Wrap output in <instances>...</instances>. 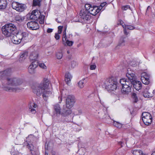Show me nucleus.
Instances as JSON below:
<instances>
[{
    "label": "nucleus",
    "mask_w": 155,
    "mask_h": 155,
    "mask_svg": "<svg viewBox=\"0 0 155 155\" xmlns=\"http://www.w3.org/2000/svg\"><path fill=\"white\" fill-rule=\"evenodd\" d=\"M114 126L117 127V128H121L122 127V124L118 122L115 121L114 123Z\"/></svg>",
    "instance_id": "35"
},
{
    "label": "nucleus",
    "mask_w": 155,
    "mask_h": 155,
    "mask_svg": "<svg viewBox=\"0 0 155 155\" xmlns=\"http://www.w3.org/2000/svg\"><path fill=\"white\" fill-rule=\"evenodd\" d=\"M130 81L133 82L132 85L136 90L139 91L141 88L142 84L140 81H137L136 79Z\"/></svg>",
    "instance_id": "18"
},
{
    "label": "nucleus",
    "mask_w": 155,
    "mask_h": 155,
    "mask_svg": "<svg viewBox=\"0 0 155 155\" xmlns=\"http://www.w3.org/2000/svg\"><path fill=\"white\" fill-rule=\"evenodd\" d=\"M116 155H124V153L121 151L118 150L116 153Z\"/></svg>",
    "instance_id": "48"
},
{
    "label": "nucleus",
    "mask_w": 155,
    "mask_h": 155,
    "mask_svg": "<svg viewBox=\"0 0 155 155\" xmlns=\"http://www.w3.org/2000/svg\"><path fill=\"white\" fill-rule=\"evenodd\" d=\"M53 29L52 28H48L47 29V32L48 33H50L52 32Z\"/></svg>",
    "instance_id": "51"
},
{
    "label": "nucleus",
    "mask_w": 155,
    "mask_h": 155,
    "mask_svg": "<svg viewBox=\"0 0 155 155\" xmlns=\"http://www.w3.org/2000/svg\"><path fill=\"white\" fill-rule=\"evenodd\" d=\"M62 28H63V26H59L58 27V33H59V34H61V32H62Z\"/></svg>",
    "instance_id": "43"
},
{
    "label": "nucleus",
    "mask_w": 155,
    "mask_h": 155,
    "mask_svg": "<svg viewBox=\"0 0 155 155\" xmlns=\"http://www.w3.org/2000/svg\"><path fill=\"white\" fill-rule=\"evenodd\" d=\"M141 79L142 82L144 84H148L150 83V76L146 72L141 74Z\"/></svg>",
    "instance_id": "13"
},
{
    "label": "nucleus",
    "mask_w": 155,
    "mask_h": 155,
    "mask_svg": "<svg viewBox=\"0 0 155 155\" xmlns=\"http://www.w3.org/2000/svg\"><path fill=\"white\" fill-rule=\"evenodd\" d=\"M126 75L128 79L130 80H134L135 79H136L134 72L130 68L128 69Z\"/></svg>",
    "instance_id": "15"
},
{
    "label": "nucleus",
    "mask_w": 155,
    "mask_h": 155,
    "mask_svg": "<svg viewBox=\"0 0 155 155\" xmlns=\"http://www.w3.org/2000/svg\"><path fill=\"white\" fill-rule=\"evenodd\" d=\"M132 97L133 99L134 102H137L138 101V99L137 94L135 93H133L132 94Z\"/></svg>",
    "instance_id": "32"
},
{
    "label": "nucleus",
    "mask_w": 155,
    "mask_h": 155,
    "mask_svg": "<svg viewBox=\"0 0 155 155\" xmlns=\"http://www.w3.org/2000/svg\"><path fill=\"white\" fill-rule=\"evenodd\" d=\"M85 9H82L79 13L81 19L84 21H87L90 18V15H95L99 12V10L96 6H92L89 4H86L85 5Z\"/></svg>",
    "instance_id": "2"
},
{
    "label": "nucleus",
    "mask_w": 155,
    "mask_h": 155,
    "mask_svg": "<svg viewBox=\"0 0 155 155\" xmlns=\"http://www.w3.org/2000/svg\"><path fill=\"white\" fill-rule=\"evenodd\" d=\"M7 81L8 84L11 86L8 87V90L14 92L18 91L19 90V88L17 87L21 85L22 82L20 79L16 78H8Z\"/></svg>",
    "instance_id": "4"
},
{
    "label": "nucleus",
    "mask_w": 155,
    "mask_h": 155,
    "mask_svg": "<svg viewBox=\"0 0 155 155\" xmlns=\"http://www.w3.org/2000/svg\"><path fill=\"white\" fill-rule=\"evenodd\" d=\"M28 27L30 29L36 30L39 28L38 24L35 21H31L27 24Z\"/></svg>",
    "instance_id": "14"
},
{
    "label": "nucleus",
    "mask_w": 155,
    "mask_h": 155,
    "mask_svg": "<svg viewBox=\"0 0 155 155\" xmlns=\"http://www.w3.org/2000/svg\"><path fill=\"white\" fill-rule=\"evenodd\" d=\"M64 91H63L62 92V93H61V95H62L64 93Z\"/></svg>",
    "instance_id": "57"
},
{
    "label": "nucleus",
    "mask_w": 155,
    "mask_h": 155,
    "mask_svg": "<svg viewBox=\"0 0 155 155\" xmlns=\"http://www.w3.org/2000/svg\"><path fill=\"white\" fill-rule=\"evenodd\" d=\"M123 24H124V22L123 21H122V20H120L118 21L117 24H118V25H120L122 26V25H125V24H124L123 25Z\"/></svg>",
    "instance_id": "50"
},
{
    "label": "nucleus",
    "mask_w": 155,
    "mask_h": 155,
    "mask_svg": "<svg viewBox=\"0 0 155 155\" xmlns=\"http://www.w3.org/2000/svg\"><path fill=\"white\" fill-rule=\"evenodd\" d=\"M82 113V110H78V114H81Z\"/></svg>",
    "instance_id": "54"
},
{
    "label": "nucleus",
    "mask_w": 155,
    "mask_h": 155,
    "mask_svg": "<svg viewBox=\"0 0 155 155\" xmlns=\"http://www.w3.org/2000/svg\"><path fill=\"white\" fill-rule=\"evenodd\" d=\"M67 28L65 27L64 28V30L63 32V35H66V30Z\"/></svg>",
    "instance_id": "53"
},
{
    "label": "nucleus",
    "mask_w": 155,
    "mask_h": 155,
    "mask_svg": "<svg viewBox=\"0 0 155 155\" xmlns=\"http://www.w3.org/2000/svg\"><path fill=\"white\" fill-rule=\"evenodd\" d=\"M78 152L81 155H84L85 153V150L84 148H81L78 150Z\"/></svg>",
    "instance_id": "37"
},
{
    "label": "nucleus",
    "mask_w": 155,
    "mask_h": 155,
    "mask_svg": "<svg viewBox=\"0 0 155 155\" xmlns=\"http://www.w3.org/2000/svg\"><path fill=\"white\" fill-rule=\"evenodd\" d=\"M72 76L69 72H67L65 75V80L67 84H68L70 83Z\"/></svg>",
    "instance_id": "22"
},
{
    "label": "nucleus",
    "mask_w": 155,
    "mask_h": 155,
    "mask_svg": "<svg viewBox=\"0 0 155 155\" xmlns=\"http://www.w3.org/2000/svg\"><path fill=\"white\" fill-rule=\"evenodd\" d=\"M96 68V66L95 64L91 65L90 66V69L91 70H94Z\"/></svg>",
    "instance_id": "45"
},
{
    "label": "nucleus",
    "mask_w": 155,
    "mask_h": 155,
    "mask_svg": "<svg viewBox=\"0 0 155 155\" xmlns=\"http://www.w3.org/2000/svg\"><path fill=\"white\" fill-rule=\"evenodd\" d=\"M58 99L59 100V103H61L62 101V96H59L58 97Z\"/></svg>",
    "instance_id": "52"
},
{
    "label": "nucleus",
    "mask_w": 155,
    "mask_h": 155,
    "mask_svg": "<svg viewBox=\"0 0 155 155\" xmlns=\"http://www.w3.org/2000/svg\"><path fill=\"white\" fill-rule=\"evenodd\" d=\"M127 79L125 78H123L120 80V82L123 86V84H125Z\"/></svg>",
    "instance_id": "46"
},
{
    "label": "nucleus",
    "mask_w": 155,
    "mask_h": 155,
    "mask_svg": "<svg viewBox=\"0 0 155 155\" xmlns=\"http://www.w3.org/2000/svg\"><path fill=\"white\" fill-rule=\"evenodd\" d=\"M70 109L71 108H67L66 107L63 108V114L64 116L69 115L71 113L72 111Z\"/></svg>",
    "instance_id": "26"
},
{
    "label": "nucleus",
    "mask_w": 155,
    "mask_h": 155,
    "mask_svg": "<svg viewBox=\"0 0 155 155\" xmlns=\"http://www.w3.org/2000/svg\"><path fill=\"white\" fill-rule=\"evenodd\" d=\"M7 5L6 0H0V9H5Z\"/></svg>",
    "instance_id": "24"
},
{
    "label": "nucleus",
    "mask_w": 155,
    "mask_h": 155,
    "mask_svg": "<svg viewBox=\"0 0 155 155\" xmlns=\"http://www.w3.org/2000/svg\"><path fill=\"white\" fill-rule=\"evenodd\" d=\"M28 36V33L27 32H20L12 37V41L14 44H18L21 41L26 40Z\"/></svg>",
    "instance_id": "5"
},
{
    "label": "nucleus",
    "mask_w": 155,
    "mask_h": 155,
    "mask_svg": "<svg viewBox=\"0 0 155 155\" xmlns=\"http://www.w3.org/2000/svg\"><path fill=\"white\" fill-rule=\"evenodd\" d=\"M151 91L150 90H149V87H146L143 92L144 97L146 98H149L152 97L153 95V92L154 91H153L151 93Z\"/></svg>",
    "instance_id": "19"
},
{
    "label": "nucleus",
    "mask_w": 155,
    "mask_h": 155,
    "mask_svg": "<svg viewBox=\"0 0 155 155\" xmlns=\"http://www.w3.org/2000/svg\"><path fill=\"white\" fill-rule=\"evenodd\" d=\"M27 147L31 151V153H32V151H33L34 150L33 145L31 143V142H29V143H27Z\"/></svg>",
    "instance_id": "29"
},
{
    "label": "nucleus",
    "mask_w": 155,
    "mask_h": 155,
    "mask_svg": "<svg viewBox=\"0 0 155 155\" xmlns=\"http://www.w3.org/2000/svg\"><path fill=\"white\" fill-rule=\"evenodd\" d=\"M24 17L19 15H17L15 18V20L19 22H22L24 19Z\"/></svg>",
    "instance_id": "31"
},
{
    "label": "nucleus",
    "mask_w": 155,
    "mask_h": 155,
    "mask_svg": "<svg viewBox=\"0 0 155 155\" xmlns=\"http://www.w3.org/2000/svg\"><path fill=\"white\" fill-rule=\"evenodd\" d=\"M94 115L96 118L101 119H104L109 117L107 114V110L104 108L96 110Z\"/></svg>",
    "instance_id": "8"
},
{
    "label": "nucleus",
    "mask_w": 155,
    "mask_h": 155,
    "mask_svg": "<svg viewBox=\"0 0 155 155\" xmlns=\"http://www.w3.org/2000/svg\"><path fill=\"white\" fill-rule=\"evenodd\" d=\"M45 155H48V154H46V153L45 154Z\"/></svg>",
    "instance_id": "60"
},
{
    "label": "nucleus",
    "mask_w": 155,
    "mask_h": 155,
    "mask_svg": "<svg viewBox=\"0 0 155 155\" xmlns=\"http://www.w3.org/2000/svg\"><path fill=\"white\" fill-rule=\"evenodd\" d=\"M56 57L58 59H61L63 57V54L61 52H58L56 53Z\"/></svg>",
    "instance_id": "33"
},
{
    "label": "nucleus",
    "mask_w": 155,
    "mask_h": 155,
    "mask_svg": "<svg viewBox=\"0 0 155 155\" xmlns=\"http://www.w3.org/2000/svg\"><path fill=\"white\" fill-rule=\"evenodd\" d=\"M37 107V105L35 104H33L32 105H31L29 108V111L32 114H35L36 112L35 108Z\"/></svg>",
    "instance_id": "23"
},
{
    "label": "nucleus",
    "mask_w": 155,
    "mask_h": 155,
    "mask_svg": "<svg viewBox=\"0 0 155 155\" xmlns=\"http://www.w3.org/2000/svg\"><path fill=\"white\" fill-rule=\"evenodd\" d=\"M67 39V38L66 36V35H63V39H62V41L64 43V42H65L67 40H68Z\"/></svg>",
    "instance_id": "47"
},
{
    "label": "nucleus",
    "mask_w": 155,
    "mask_h": 155,
    "mask_svg": "<svg viewBox=\"0 0 155 155\" xmlns=\"http://www.w3.org/2000/svg\"><path fill=\"white\" fill-rule=\"evenodd\" d=\"M105 88L108 91H113L117 89V82L112 78L107 79L104 82Z\"/></svg>",
    "instance_id": "6"
},
{
    "label": "nucleus",
    "mask_w": 155,
    "mask_h": 155,
    "mask_svg": "<svg viewBox=\"0 0 155 155\" xmlns=\"http://www.w3.org/2000/svg\"><path fill=\"white\" fill-rule=\"evenodd\" d=\"M123 143L122 142H119V143L120 144V143L122 144Z\"/></svg>",
    "instance_id": "58"
},
{
    "label": "nucleus",
    "mask_w": 155,
    "mask_h": 155,
    "mask_svg": "<svg viewBox=\"0 0 155 155\" xmlns=\"http://www.w3.org/2000/svg\"><path fill=\"white\" fill-rule=\"evenodd\" d=\"M29 58L31 61H37L38 62V53L36 51H34L31 52L30 53Z\"/></svg>",
    "instance_id": "17"
},
{
    "label": "nucleus",
    "mask_w": 155,
    "mask_h": 155,
    "mask_svg": "<svg viewBox=\"0 0 155 155\" xmlns=\"http://www.w3.org/2000/svg\"><path fill=\"white\" fill-rule=\"evenodd\" d=\"M151 155H155V150L153 151V153Z\"/></svg>",
    "instance_id": "56"
},
{
    "label": "nucleus",
    "mask_w": 155,
    "mask_h": 155,
    "mask_svg": "<svg viewBox=\"0 0 155 155\" xmlns=\"http://www.w3.org/2000/svg\"><path fill=\"white\" fill-rule=\"evenodd\" d=\"M53 113L57 115H60L61 113V108L60 105L58 104H56L53 105Z\"/></svg>",
    "instance_id": "20"
},
{
    "label": "nucleus",
    "mask_w": 155,
    "mask_h": 155,
    "mask_svg": "<svg viewBox=\"0 0 155 155\" xmlns=\"http://www.w3.org/2000/svg\"><path fill=\"white\" fill-rule=\"evenodd\" d=\"M45 16L43 15H41L40 17L39 18V19H40V23L41 24H43L44 23V21L45 19Z\"/></svg>",
    "instance_id": "38"
},
{
    "label": "nucleus",
    "mask_w": 155,
    "mask_h": 155,
    "mask_svg": "<svg viewBox=\"0 0 155 155\" xmlns=\"http://www.w3.org/2000/svg\"><path fill=\"white\" fill-rule=\"evenodd\" d=\"M106 4L107 3L106 2H104L101 3L100 7H97L98 8V9L99 10V12L102 9V8L104 7Z\"/></svg>",
    "instance_id": "36"
},
{
    "label": "nucleus",
    "mask_w": 155,
    "mask_h": 155,
    "mask_svg": "<svg viewBox=\"0 0 155 155\" xmlns=\"http://www.w3.org/2000/svg\"><path fill=\"white\" fill-rule=\"evenodd\" d=\"M67 45L69 46H71L73 44V42L72 41H69L68 40L66 41Z\"/></svg>",
    "instance_id": "41"
},
{
    "label": "nucleus",
    "mask_w": 155,
    "mask_h": 155,
    "mask_svg": "<svg viewBox=\"0 0 155 155\" xmlns=\"http://www.w3.org/2000/svg\"><path fill=\"white\" fill-rule=\"evenodd\" d=\"M150 8V6H148V7H147V9H146V12H148L149 9Z\"/></svg>",
    "instance_id": "55"
},
{
    "label": "nucleus",
    "mask_w": 155,
    "mask_h": 155,
    "mask_svg": "<svg viewBox=\"0 0 155 155\" xmlns=\"http://www.w3.org/2000/svg\"><path fill=\"white\" fill-rule=\"evenodd\" d=\"M39 66L41 68L44 69H45L47 67L44 63H38Z\"/></svg>",
    "instance_id": "40"
},
{
    "label": "nucleus",
    "mask_w": 155,
    "mask_h": 155,
    "mask_svg": "<svg viewBox=\"0 0 155 155\" xmlns=\"http://www.w3.org/2000/svg\"><path fill=\"white\" fill-rule=\"evenodd\" d=\"M12 8L18 12H22L25 8V5L17 2H13L12 4Z\"/></svg>",
    "instance_id": "10"
},
{
    "label": "nucleus",
    "mask_w": 155,
    "mask_h": 155,
    "mask_svg": "<svg viewBox=\"0 0 155 155\" xmlns=\"http://www.w3.org/2000/svg\"><path fill=\"white\" fill-rule=\"evenodd\" d=\"M77 64V63L75 61H73L71 63V66L73 68H74Z\"/></svg>",
    "instance_id": "44"
},
{
    "label": "nucleus",
    "mask_w": 155,
    "mask_h": 155,
    "mask_svg": "<svg viewBox=\"0 0 155 155\" xmlns=\"http://www.w3.org/2000/svg\"><path fill=\"white\" fill-rule=\"evenodd\" d=\"M7 72V70H5L4 71H2L0 72V79L2 77L6 75Z\"/></svg>",
    "instance_id": "39"
},
{
    "label": "nucleus",
    "mask_w": 155,
    "mask_h": 155,
    "mask_svg": "<svg viewBox=\"0 0 155 155\" xmlns=\"http://www.w3.org/2000/svg\"><path fill=\"white\" fill-rule=\"evenodd\" d=\"M28 53L27 52H25L22 54L19 58V60L20 62L23 61L27 57Z\"/></svg>",
    "instance_id": "27"
},
{
    "label": "nucleus",
    "mask_w": 155,
    "mask_h": 155,
    "mask_svg": "<svg viewBox=\"0 0 155 155\" xmlns=\"http://www.w3.org/2000/svg\"><path fill=\"white\" fill-rule=\"evenodd\" d=\"M42 0H33V5L34 6H41V2Z\"/></svg>",
    "instance_id": "30"
},
{
    "label": "nucleus",
    "mask_w": 155,
    "mask_h": 155,
    "mask_svg": "<svg viewBox=\"0 0 155 155\" xmlns=\"http://www.w3.org/2000/svg\"><path fill=\"white\" fill-rule=\"evenodd\" d=\"M49 84L48 79L44 78L40 84L32 87L33 93L38 96H41L42 93L44 98L48 97L51 94L48 88Z\"/></svg>",
    "instance_id": "1"
},
{
    "label": "nucleus",
    "mask_w": 155,
    "mask_h": 155,
    "mask_svg": "<svg viewBox=\"0 0 155 155\" xmlns=\"http://www.w3.org/2000/svg\"><path fill=\"white\" fill-rule=\"evenodd\" d=\"M130 81L128 79L127 81L126 80L125 84H123L121 92L123 94H128L131 92L133 82Z\"/></svg>",
    "instance_id": "7"
},
{
    "label": "nucleus",
    "mask_w": 155,
    "mask_h": 155,
    "mask_svg": "<svg viewBox=\"0 0 155 155\" xmlns=\"http://www.w3.org/2000/svg\"><path fill=\"white\" fill-rule=\"evenodd\" d=\"M134 155H145L140 150H135L131 151Z\"/></svg>",
    "instance_id": "28"
},
{
    "label": "nucleus",
    "mask_w": 155,
    "mask_h": 155,
    "mask_svg": "<svg viewBox=\"0 0 155 155\" xmlns=\"http://www.w3.org/2000/svg\"><path fill=\"white\" fill-rule=\"evenodd\" d=\"M142 117V120L145 125H149L151 124L152 122V117L150 113L148 112L143 113Z\"/></svg>",
    "instance_id": "9"
},
{
    "label": "nucleus",
    "mask_w": 155,
    "mask_h": 155,
    "mask_svg": "<svg viewBox=\"0 0 155 155\" xmlns=\"http://www.w3.org/2000/svg\"><path fill=\"white\" fill-rule=\"evenodd\" d=\"M122 27L124 29V34L126 35H127L128 34V33L127 31V29L130 30H132L134 28V27L133 26L130 25H124H124H122Z\"/></svg>",
    "instance_id": "21"
},
{
    "label": "nucleus",
    "mask_w": 155,
    "mask_h": 155,
    "mask_svg": "<svg viewBox=\"0 0 155 155\" xmlns=\"http://www.w3.org/2000/svg\"><path fill=\"white\" fill-rule=\"evenodd\" d=\"M75 102L74 97L73 95H69L66 100V107L67 108H71L74 105Z\"/></svg>",
    "instance_id": "11"
},
{
    "label": "nucleus",
    "mask_w": 155,
    "mask_h": 155,
    "mask_svg": "<svg viewBox=\"0 0 155 155\" xmlns=\"http://www.w3.org/2000/svg\"><path fill=\"white\" fill-rule=\"evenodd\" d=\"M38 64L37 61H32L28 67V71L31 74L34 73L35 69L36 68Z\"/></svg>",
    "instance_id": "16"
},
{
    "label": "nucleus",
    "mask_w": 155,
    "mask_h": 155,
    "mask_svg": "<svg viewBox=\"0 0 155 155\" xmlns=\"http://www.w3.org/2000/svg\"><path fill=\"white\" fill-rule=\"evenodd\" d=\"M41 13L39 10H33L30 16V18L31 20H37L41 16Z\"/></svg>",
    "instance_id": "12"
},
{
    "label": "nucleus",
    "mask_w": 155,
    "mask_h": 155,
    "mask_svg": "<svg viewBox=\"0 0 155 155\" xmlns=\"http://www.w3.org/2000/svg\"><path fill=\"white\" fill-rule=\"evenodd\" d=\"M59 34L58 33H56L55 34L54 37L55 39L56 40H58L60 38V35H59Z\"/></svg>",
    "instance_id": "49"
},
{
    "label": "nucleus",
    "mask_w": 155,
    "mask_h": 155,
    "mask_svg": "<svg viewBox=\"0 0 155 155\" xmlns=\"http://www.w3.org/2000/svg\"><path fill=\"white\" fill-rule=\"evenodd\" d=\"M153 15H154V16H155V13L153 14Z\"/></svg>",
    "instance_id": "59"
},
{
    "label": "nucleus",
    "mask_w": 155,
    "mask_h": 155,
    "mask_svg": "<svg viewBox=\"0 0 155 155\" xmlns=\"http://www.w3.org/2000/svg\"><path fill=\"white\" fill-rule=\"evenodd\" d=\"M125 45V41L123 37H121L119 42L118 44L116 47V49H119L120 47L124 46Z\"/></svg>",
    "instance_id": "25"
},
{
    "label": "nucleus",
    "mask_w": 155,
    "mask_h": 155,
    "mask_svg": "<svg viewBox=\"0 0 155 155\" xmlns=\"http://www.w3.org/2000/svg\"><path fill=\"white\" fill-rule=\"evenodd\" d=\"M16 30V25L13 23L6 24L2 26V28L3 34L7 37L13 35Z\"/></svg>",
    "instance_id": "3"
},
{
    "label": "nucleus",
    "mask_w": 155,
    "mask_h": 155,
    "mask_svg": "<svg viewBox=\"0 0 155 155\" xmlns=\"http://www.w3.org/2000/svg\"><path fill=\"white\" fill-rule=\"evenodd\" d=\"M129 8H130V7L129 5L124 6L122 7V9L124 11L126 10Z\"/></svg>",
    "instance_id": "42"
},
{
    "label": "nucleus",
    "mask_w": 155,
    "mask_h": 155,
    "mask_svg": "<svg viewBox=\"0 0 155 155\" xmlns=\"http://www.w3.org/2000/svg\"><path fill=\"white\" fill-rule=\"evenodd\" d=\"M84 79H82L79 81L78 83V87L80 88H82L84 87Z\"/></svg>",
    "instance_id": "34"
},
{
    "label": "nucleus",
    "mask_w": 155,
    "mask_h": 155,
    "mask_svg": "<svg viewBox=\"0 0 155 155\" xmlns=\"http://www.w3.org/2000/svg\"><path fill=\"white\" fill-rule=\"evenodd\" d=\"M67 52L68 53H69V51H68Z\"/></svg>",
    "instance_id": "61"
},
{
    "label": "nucleus",
    "mask_w": 155,
    "mask_h": 155,
    "mask_svg": "<svg viewBox=\"0 0 155 155\" xmlns=\"http://www.w3.org/2000/svg\"><path fill=\"white\" fill-rule=\"evenodd\" d=\"M58 23H59V22L58 21Z\"/></svg>",
    "instance_id": "62"
}]
</instances>
